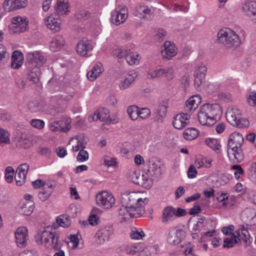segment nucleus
Listing matches in <instances>:
<instances>
[{
	"label": "nucleus",
	"instance_id": "obj_24",
	"mask_svg": "<svg viewBox=\"0 0 256 256\" xmlns=\"http://www.w3.org/2000/svg\"><path fill=\"white\" fill-rule=\"evenodd\" d=\"M201 102V97L199 95L192 96L186 102L184 111L188 114H191L198 108Z\"/></svg>",
	"mask_w": 256,
	"mask_h": 256
},
{
	"label": "nucleus",
	"instance_id": "obj_43",
	"mask_svg": "<svg viewBox=\"0 0 256 256\" xmlns=\"http://www.w3.org/2000/svg\"><path fill=\"white\" fill-rule=\"evenodd\" d=\"M60 127V132H66L71 128V120L70 118H62L58 120Z\"/></svg>",
	"mask_w": 256,
	"mask_h": 256
},
{
	"label": "nucleus",
	"instance_id": "obj_23",
	"mask_svg": "<svg viewBox=\"0 0 256 256\" xmlns=\"http://www.w3.org/2000/svg\"><path fill=\"white\" fill-rule=\"evenodd\" d=\"M16 242L19 247L26 246L28 240V229L26 227L22 226L18 228L16 232Z\"/></svg>",
	"mask_w": 256,
	"mask_h": 256
},
{
	"label": "nucleus",
	"instance_id": "obj_54",
	"mask_svg": "<svg viewBox=\"0 0 256 256\" xmlns=\"http://www.w3.org/2000/svg\"><path fill=\"white\" fill-rule=\"evenodd\" d=\"M104 164L108 166H114L116 164V159L114 158L106 156L103 158Z\"/></svg>",
	"mask_w": 256,
	"mask_h": 256
},
{
	"label": "nucleus",
	"instance_id": "obj_33",
	"mask_svg": "<svg viewBox=\"0 0 256 256\" xmlns=\"http://www.w3.org/2000/svg\"><path fill=\"white\" fill-rule=\"evenodd\" d=\"M144 248V244L143 243L136 244L134 245L127 246L125 248L126 254L134 255L137 252L140 254Z\"/></svg>",
	"mask_w": 256,
	"mask_h": 256
},
{
	"label": "nucleus",
	"instance_id": "obj_6",
	"mask_svg": "<svg viewBox=\"0 0 256 256\" xmlns=\"http://www.w3.org/2000/svg\"><path fill=\"white\" fill-rule=\"evenodd\" d=\"M128 178L134 184L146 188H150L152 184V179L146 174L141 173L140 171H130L128 174Z\"/></svg>",
	"mask_w": 256,
	"mask_h": 256
},
{
	"label": "nucleus",
	"instance_id": "obj_21",
	"mask_svg": "<svg viewBox=\"0 0 256 256\" xmlns=\"http://www.w3.org/2000/svg\"><path fill=\"white\" fill-rule=\"evenodd\" d=\"M128 17L127 9L124 8L120 10H115L112 12L111 16L112 22L116 26L123 23Z\"/></svg>",
	"mask_w": 256,
	"mask_h": 256
},
{
	"label": "nucleus",
	"instance_id": "obj_40",
	"mask_svg": "<svg viewBox=\"0 0 256 256\" xmlns=\"http://www.w3.org/2000/svg\"><path fill=\"white\" fill-rule=\"evenodd\" d=\"M40 72L38 68H35L28 74V78L34 83L36 84L39 82Z\"/></svg>",
	"mask_w": 256,
	"mask_h": 256
},
{
	"label": "nucleus",
	"instance_id": "obj_38",
	"mask_svg": "<svg viewBox=\"0 0 256 256\" xmlns=\"http://www.w3.org/2000/svg\"><path fill=\"white\" fill-rule=\"evenodd\" d=\"M199 131L194 128H189L184 130L183 136L184 139L191 140L195 139L198 136Z\"/></svg>",
	"mask_w": 256,
	"mask_h": 256
},
{
	"label": "nucleus",
	"instance_id": "obj_10",
	"mask_svg": "<svg viewBox=\"0 0 256 256\" xmlns=\"http://www.w3.org/2000/svg\"><path fill=\"white\" fill-rule=\"evenodd\" d=\"M186 236V232L180 227L171 228L167 236V242L172 245L177 244L182 241Z\"/></svg>",
	"mask_w": 256,
	"mask_h": 256
},
{
	"label": "nucleus",
	"instance_id": "obj_14",
	"mask_svg": "<svg viewBox=\"0 0 256 256\" xmlns=\"http://www.w3.org/2000/svg\"><path fill=\"white\" fill-rule=\"evenodd\" d=\"M113 232L114 229L111 226H107L100 228L95 235L97 243L102 244L108 241Z\"/></svg>",
	"mask_w": 256,
	"mask_h": 256
},
{
	"label": "nucleus",
	"instance_id": "obj_47",
	"mask_svg": "<svg viewBox=\"0 0 256 256\" xmlns=\"http://www.w3.org/2000/svg\"><path fill=\"white\" fill-rule=\"evenodd\" d=\"M232 237L230 238H226L224 240V248H231L233 246L234 244H236L240 241L239 238H236L234 233H233Z\"/></svg>",
	"mask_w": 256,
	"mask_h": 256
},
{
	"label": "nucleus",
	"instance_id": "obj_60",
	"mask_svg": "<svg viewBox=\"0 0 256 256\" xmlns=\"http://www.w3.org/2000/svg\"><path fill=\"white\" fill-rule=\"evenodd\" d=\"M198 174V171L196 168V167L191 164L188 170V176L189 178H195Z\"/></svg>",
	"mask_w": 256,
	"mask_h": 256
},
{
	"label": "nucleus",
	"instance_id": "obj_64",
	"mask_svg": "<svg viewBox=\"0 0 256 256\" xmlns=\"http://www.w3.org/2000/svg\"><path fill=\"white\" fill-rule=\"evenodd\" d=\"M20 254V256H38L36 252L34 250H26Z\"/></svg>",
	"mask_w": 256,
	"mask_h": 256
},
{
	"label": "nucleus",
	"instance_id": "obj_1",
	"mask_svg": "<svg viewBox=\"0 0 256 256\" xmlns=\"http://www.w3.org/2000/svg\"><path fill=\"white\" fill-rule=\"evenodd\" d=\"M222 115V108L218 104H206L200 108L198 118L202 125L211 126L220 119Z\"/></svg>",
	"mask_w": 256,
	"mask_h": 256
},
{
	"label": "nucleus",
	"instance_id": "obj_8",
	"mask_svg": "<svg viewBox=\"0 0 256 256\" xmlns=\"http://www.w3.org/2000/svg\"><path fill=\"white\" fill-rule=\"evenodd\" d=\"M226 117L228 122L232 125L242 128L249 126V121L242 118L238 110H231L226 112Z\"/></svg>",
	"mask_w": 256,
	"mask_h": 256
},
{
	"label": "nucleus",
	"instance_id": "obj_62",
	"mask_svg": "<svg viewBox=\"0 0 256 256\" xmlns=\"http://www.w3.org/2000/svg\"><path fill=\"white\" fill-rule=\"evenodd\" d=\"M190 78V74H186L182 78L181 82L184 88H186L188 86Z\"/></svg>",
	"mask_w": 256,
	"mask_h": 256
},
{
	"label": "nucleus",
	"instance_id": "obj_48",
	"mask_svg": "<svg viewBox=\"0 0 256 256\" xmlns=\"http://www.w3.org/2000/svg\"><path fill=\"white\" fill-rule=\"evenodd\" d=\"M164 68H157L149 72L148 73L147 77L148 78H160L164 75Z\"/></svg>",
	"mask_w": 256,
	"mask_h": 256
},
{
	"label": "nucleus",
	"instance_id": "obj_41",
	"mask_svg": "<svg viewBox=\"0 0 256 256\" xmlns=\"http://www.w3.org/2000/svg\"><path fill=\"white\" fill-rule=\"evenodd\" d=\"M148 172L151 175L158 177L161 174V168L158 164L153 162H150Z\"/></svg>",
	"mask_w": 256,
	"mask_h": 256
},
{
	"label": "nucleus",
	"instance_id": "obj_26",
	"mask_svg": "<svg viewBox=\"0 0 256 256\" xmlns=\"http://www.w3.org/2000/svg\"><path fill=\"white\" fill-rule=\"evenodd\" d=\"M84 138V136H78L70 140L68 144L72 146V152H76L84 150L86 144Z\"/></svg>",
	"mask_w": 256,
	"mask_h": 256
},
{
	"label": "nucleus",
	"instance_id": "obj_39",
	"mask_svg": "<svg viewBox=\"0 0 256 256\" xmlns=\"http://www.w3.org/2000/svg\"><path fill=\"white\" fill-rule=\"evenodd\" d=\"M10 142V134L8 130L0 128V146H4Z\"/></svg>",
	"mask_w": 256,
	"mask_h": 256
},
{
	"label": "nucleus",
	"instance_id": "obj_30",
	"mask_svg": "<svg viewBox=\"0 0 256 256\" xmlns=\"http://www.w3.org/2000/svg\"><path fill=\"white\" fill-rule=\"evenodd\" d=\"M23 62V55L22 53L18 50L13 52L12 56V67L18 69L22 66Z\"/></svg>",
	"mask_w": 256,
	"mask_h": 256
},
{
	"label": "nucleus",
	"instance_id": "obj_4",
	"mask_svg": "<svg viewBox=\"0 0 256 256\" xmlns=\"http://www.w3.org/2000/svg\"><path fill=\"white\" fill-rule=\"evenodd\" d=\"M59 234L56 231L44 230L40 234H38L35 238L38 244H44L46 247L55 250L60 248L62 243L59 240Z\"/></svg>",
	"mask_w": 256,
	"mask_h": 256
},
{
	"label": "nucleus",
	"instance_id": "obj_28",
	"mask_svg": "<svg viewBox=\"0 0 256 256\" xmlns=\"http://www.w3.org/2000/svg\"><path fill=\"white\" fill-rule=\"evenodd\" d=\"M104 72L102 64L100 62L96 64L91 70L87 74V78L90 81H94Z\"/></svg>",
	"mask_w": 256,
	"mask_h": 256
},
{
	"label": "nucleus",
	"instance_id": "obj_16",
	"mask_svg": "<svg viewBox=\"0 0 256 256\" xmlns=\"http://www.w3.org/2000/svg\"><path fill=\"white\" fill-rule=\"evenodd\" d=\"M27 0H5L3 8L6 12H10L25 8Z\"/></svg>",
	"mask_w": 256,
	"mask_h": 256
},
{
	"label": "nucleus",
	"instance_id": "obj_17",
	"mask_svg": "<svg viewBox=\"0 0 256 256\" xmlns=\"http://www.w3.org/2000/svg\"><path fill=\"white\" fill-rule=\"evenodd\" d=\"M44 23L47 28L54 32L60 31L61 29L62 20L56 14H51L44 20Z\"/></svg>",
	"mask_w": 256,
	"mask_h": 256
},
{
	"label": "nucleus",
	"instance_id": "obj_2",
	"mask_svg": "<svg viewBox=\"0 0 256 256\" xmlns=\"http://www.w3.org/2000/svg\"><path fill=\"white\" fill-rule=\"evenodd\" d=\"M244 142V136L238 132H234L229 136L227 152L229 159L234 164L240 162L244 158L242 150Z\"/></svg>",
	"mask_w": 256,
	"mask_h": 256
},
{
	"label": "nucleus",
	"instance_id": "obj_37",
	"mask_svg": "<svg viewBox=\"0 0 256 256\" xmlns=\"http://www.w3.org/2000/svg\"><path fill=\"white\" fill-rule=\"evenodd\" d=\"M56 224H54L52 226L56 228L58 226L63 228H67L70 225L71 222L70 218L66 215H60L58 217L56 220Z\"/></svg>",
	"mask_w": 256,
	"mask_h": 256
},
{
	"label": "nucleus",
	"instance_id": "obj_58",
	"mask_svg": "<svg viewBox=\"0 0 256 256\" xmlns=\"http://www.w3.org/2000/svg\"><path fill=\"white\" fill-rule=\"evenodd\" d=\"M164 75L168 80H172L174 78V70L172 67H168L164 68Z\"/></svg>",
	"mask_w": 256,
	"mask_h": 256
},
{
	"label": "nucleus",
	"instance_id": "obj_56",
	"mask_svg": "<svg viewBox=\"0 0 256 256\" xmlns=\"http://www.w3.org/2000/svg\"><path fill=\"white\" fill-rule=\"evenodd\" d=\"M150 115V110L148 108H142L139 110V118L142 119H146Z\"/></svg>",
	"mask_w": 256,
	"mask_h": 256
},
{
	"label": "nucleus",
	"instance_id": "obj_59",
	"mask_svg": "<svg viewBox=\"0 0 256 256\" xmlns=\"http://www.w3.org/2000/svg\"><path fill=\"white\" fill-rule=\"evenodd\" d=\"M30 124L34 128L41 129L44 126V122L40 120H32L30 121Z\"/></svg>",
	"mask_w": 256,
	"mask_h": 256
},
{
	"label": "nucleus",
	"instance_id": "obj_35",
	"mask_svg": "<svg viewBox=\"0 0 256 256\" xmlns=\"http://www.w3.org/2000/svg\"><path fill=\"white\" fill-rule=\"evenodd\" d=\"M54 187V186L52 184H47L46 186L44 187L42 190L38 192V198L43 202L48 200L52 192V188Z\"/></svg>",
	"mask_w": 256,
	"mask_h": 256
},
{
	"label": "nucleus",
	"instance_id": "obj_3",
	"mask_svg": "<svg viewBox=\"0 0 256 256\" xmlns=\"http://www.w3.org/2000/svg\"><path fill=\"white\" fill-rule=\"evenodd\" d=\"M216 42L226 48H236L241 44V40L236 32L229 28L220 29L216 35Z\"/></svg>",
	"mask_w": 256,
	"mask_h": 256
},
{
	"label": "nucleus",
	"instance_id": "obj_52",
	"mask_svg": "<svg viewBox=\"0 0 256 256\" xmlns=\"http://www.w3.org/2000/svg\"><path fill=\"white\" fill-rule=\"evenodd\" d=\"M28 108L31 112H35L40 110L42 106L37 102H30L28 104Z\"/></svg>",
	"mask_w": 256,
	"mask_h": 256
},
{
	"label": "nucleus",
	"instance_id": "obj_12",
	"mask_svg": "<svg viewBox=\"0 0 256 256\" xmlns=\"http://www.w3.org/2000/svg\"><path fill=\"white\" fill-rule=\"evenodd\" d=\"M144 212V210H142L140 208H130L128 206H124L122 204L118 210L119 215L125 220H128L131 218L138 217L143 214Z\"/></svg>",
	"mask_w": 256,
	"mask_h": 256
},
{
	"label": "nucleus",
	"instance_id": "obj_22",
	"mask_svg": "<svg viewBox=\"0 0 256 256\" xmlns=\"http://www.w3.org/2000/svg\"><path fill=\"white\" fill-rule=\"evenodd\" d=\"M242 12L248 16L254 22L256 23V2L248 1L242 6Z\"/></svg>",
	"mask_w": 256,
	"mask_h": 256
},
{
	"label": "nucleus",
	"instance_id": "obj_55",
	"mask_svg": "<svg viewBox=\"0 0 256 256\" xmlns=\"http://www.w3.org/2000/svg\"><path fill=\"white\" fill-rule=\"evenodd\" d=\"M247 100L250 106H256V92H250L247 96Z\"/></svg>",
	"mask_w": 256,
	"mask_h": 256
},
{
	"label": "nucleus",
	"instance_id": "obj_18",
	"mask_svg": "<svg viewBox=\"0 0 256 256\" xmlns=\"http://www.w3.org/2000/svg\"><path fill=\"white\" fill-rule=\"evenodd\" d=\"M26 59L29 64L38 68L42 66L46 62V58L38 52L28 54Z\"/></svg>",
	"mask_w": 256,
	"mask_h": 256
},
{
	"label": "nucleus",
	"instance_id": "obj_11",
	"mask_svg": "<svg viewBox=\"0 0 256 256\" xmlns=\"http://www.w3.org/2000/svg\"><path fill=\"white\" fill-rule=\"evenodd\" d=\"M207 69L206 66L204 65H200L196 68L194 73V85L196 88L200 90L202 86L205 83Z\"/></svg>",
	"mask_w": 256,
	"mask_h": 256
},
{
	"label": "nucleus",
	"instance_id": "obj_19",
	"mask_svg": "<svg viewBox=\"0 0 256 256\" xmlns=\"http://www.w3.org/2000/svg\"><path fill=\"white\" fill-rule=\"evenodd\" d=\"M98 120L104 122L106 124L110 123L112 120L110 118L109 110L104 108H100L98 110L95 112L92 116L88 118V121L90 122Z\"/></svg>",
	"mask_w": 256,
	"mask_h": 256
},
{
	"label": "nucleus",
	"instance_id": "obj_57",
	"mask_svg": "<svg viewBox=\"0 0 256 256\" xmlns=\"http://www.w3.org/2000/svg\"><path fill=\"white\" fill-rule=\"evenodd\" d=\"M232 169L234 170V175L236 178H238L240 175L244 173V170L240 165H234L232 167Z\"/></svg>",
	"mask_w": 256,
	"mask_h": 256
},
{
	"label": "nucleus",
	"instance_id": "obj_32",
	"mask_svg": "<svg viewBox=\"0 0 256 256\" xmlns=\"http://www.w3.org/2000/svg\"><path fill=\"white\" fill-rule=\"evenodd\" d=\"M65 44V40L60 35L56 36L50 42V48L53 51H57L62 48Z\"/></svg>",
	"mask_w": 256,
	"mask_h": 256
},
{
	"label": "nucleus",
	"instance_id": "obj_49",
	"mask_svg": "<svg viewBox=\"0 0 256 256\" xmlns=\"http://www.w3.org/2000/svg\"><path fill=\"white\" fill-rule=\"evenodd\" d=\"M205 142L207 146L214 150H218L220 145L218 140L214 138H206Z\"/></svg>",
	"mask_w": 256,
	"mask_h": 256
},
{
	"label": "nucleus",
	"instance_id": "obj_36",
	"mask_svg": "<svg viewBox=\"0 0 256 256\" xmlns=\"http://www.w3.org/2000/svg\"><path fill=\"white\" fill-rule=\"evenodd\" d=\"M151 13V10L148 6L140 4L136 8L135 15L140 18H145L146 15Z\"/></svg>",
	"mask_w": 256,
	"mask_h": 256
},
{
	"label": "nucleus",
	"instance_id": "obj_45",
	"mask_svg": "<svg viewBox=\"0 0 256 256\" xmlns=\"http://www.w3.org/2000/svg\"><path fill=\"white\" fill-rule=\"evenodd\" d=\"M18 144L20 146L27 148H30L32 144V140L30 138L25 134H22L19 138Z\"/></svg>",
	"mask_w": 256,
	"mask_h": 256
},
{
	"label": "nucleus",
	"instance_id": "obj_27",
	"mask_svg": "<svg viewBox=\"0 0 256 256\" xmlns=\"http://www.w3.org/2000/svg\"><path fill=\"white\" fill-rule=\"evenodd\" d=\"M136 78V75L134 74H129L122 78L119 81L118 87L120 90H125L131 86L132 83L134 82Z\"/></svg>",
	"mask_w": 256,
	"mask_h": 256
},
{
	"label": "nucleus",
	"instance_id": "obj_13",
	"mask_svg": "<svg viewBox=\"0 0 256 256\" xmlns=\"http://www.w3.org/2000/svg\"><path fill=\"white\" fill-rule=\"evenodd\" d=\"M160 52L164 58L170 60L176 56L178 49L173 42L166 41L161 46Z\"/></svg>",
	"mask_w": 256,
	"mask_h": 256
},
{
	"label": "nucleus",
	"instance_id": "obj_9",
	"mask_svg": "<svg viewBox=\"0 0 256 256\" xmlns=\"http://www.w3.org/2000/svg\"><path fill=\"white\" fill-rule=\"evenodd\" d=\"M98 204L104 208H112L115 204V198L112 193L102 191L96 196Z\"/></svg>",
	"mask_w": 256,
	"mask_h": 256
},
{
	"label": "nucleus",
	"instance_id": "obj_25",
	"mask_svg": "<svg viewBox=\"0 0 256 256\" xmlns=\"http://www.w3.org/2000/svg\"><path fill=\"white\" fill-rule=\"evenodd\" d=\"M92 46L90 40H82L76 46L77 53L82 56H88L92 50Z\"/></svg>",
	"mask_w": 256,
	"mask_h": 256
},
{
	"label": "nucleus",
	"instance_id": "obj_29",
	"mask_svg": "<svg viewBox=\"0 0 256 256\" xmlns=\"http://www.w3.org/2000/svg\"><path fill=\"white\" fill-rule=\"evenodd\" d=\"M250 227V226L248 224H246V226H242L241 228L236 232L235 234L236 236V238H239L240 240H242L244 242H248L250 238L248 231Z\"/></svg>",
	"mask_w": 256,
	"mask_h": 256
},
{
	"label": "nucleus",
	"instance_id": "obj_46",
	"mask_svg": "<svg viewBox=\"0 0 256 256\" xmlns=\"http://www.w3.org/2000/svg\"><path fill=\"white\" fill-rule=\"evenodd\" d=\"M34 210L32 202H26L21 207V212L25 216L30 215Z\"/></svg>",
	"mask_w": 256,
	"mask_h": 256
},
{
	"label": "nucleus",
	"instance_id": "obj_5",
	"mask_svg": "<svg viewBox=\"0 0 256 256\" xmlns=\"http://www.w3.org/2000/svg\"><path fill=\"white\" fill-rule=\"evenodd\" d=\"M148 198L140 197L139 192H132L128 194H124L122 196V204L128 206L130 208H139L144 210V206L148 204Z\"/></svg>",
	"mask_w": 256,
	"mask_h": 256
},
{
	"label": "nucleus",
	"instance_id": "obj_53",
	"mask_svg": "<svg viewBox=\"0 0 256 256\" xmlns=\"http://www.w3.org/2000/svg\"><path fill=\"white\" fill-rule=\"evenodd\" d=\"M89 154L87 151L84 150H81L78 154L76 157L78 161L80 162H83L87 160L88 159Z\"/></svg>",
	"mask_w": 256,
	"mask_h": 256
},
{
	"label": "nucleus",
	"instance_id": "obj_44",
	"mask_svg": "<svg viewBox=\"0 0 256 256\" xmlns=\"http://www.w3.org/2000/svg\"><path fill=\"white\" fill-rule=\"evenodd\" d=\"M127 112L132 120H134L139 118V110L136 106H131L128 107Z\"/></svg>",
	"mask_w": 256,
	"mask_h": 256
},
{
	"label": "nucleus",
	"instance_id": "obj_31",
	"mask_svg": "<svg viewBox=\"0 0 256 256\" xmlns=\"http://www.w3.org/2000/svg\"><path fill=\"white\" fill-rule=\"evenodd\" d=\"M175 208L172 206L166 207L162 212V220L164 223H167L175 217Z\"/></svg>",
	"mask_w": 256,
	"mask_h": 256
},
{
	"label": "nucleus",
	"instance_id": "obj_42",
	"mask_svg": "<svg viewBox=\"0 0 256 256\" xmlns=\"http://www.w3.org/2000/svg\"><path fill=\"white\" fill-rule=\"evenodd\" d=\"M167 36L166 32L161 28H158L156 30L155 34L154 36V40L158 43H160L163 42Z\"/></svg>",
	"mask_w": 256,
	"mask_h": 256
},
{
	"label": "nucleus",
	"instance_id": "obj_61",
	"mask_svg": "<svg viewBox=\"0 0 256 256\" xmlns=\"http://www.w3.org/2000/svg\"><path fill=\"white\" fill-rule=\"evenodd\" d=\"M90 15V13L85 10L78 12L76 14V17L78 19H86Z\"/></svg>",
	"mask_w": 256,
	"mask_h": 256
},
{
	"label": "nucleus",
	"instance_id": "obj_50",
	"mask_svg": "<svg viewBox=\"0 0 256 256\" xmlns=\"http://www.w3.org/2000/svg\"><path fill=\"white\" fill-rule=\"evenodd\" d=\"M138 55L134 52H128L126 55V60L130 65H133L138 62Z\"/></svg>",
	"mask_w": 256,
	"mask_h": 256
},
{
	"label": "nucleus",
	"instance_id": "obj_20",
	"mask_svg": "<svg viewBox=\"0 0 256 256\" xmlns=\"http://www.w3.org/2000/svg\"><path fill=\"white\" fill-rule=\"evenodd\" d=\"M190 115L188 113H181L178 114L174 118L172 124L177 129H182L189 124Z\"/></svg>",
	"mask_w": 256,
	"mask_h": 256
},
{
	"label": "nucleus",
	"instance_id": "obj_34",
	"mask_svg": "<svg viewBox=\"0 0 256 256\" xmlns=\"http://www.w3.org/2000/svg\"><path fill=\"white\" fill-rule=\"evenodd\" d=\"M68 3L64 2L58 1L55 6V14L58 16L67 15L69 12L68 10Z\"/></svg>",
	"mask_w": 256,
	"mask_h": 256
},
{
	"label": "nucleus",
	"instance_id": "obj_63",
	"mask_svg": "<svg viewBox=\"0 0 256 256\" xmlns=\"http://www.w3.org/2000/svg\"><path fill=\"white\" fill-rule=\"evenodd\" d=\"M32 185L35 188H42L46 186L42 180H37L32 182Z\"/></svg>",
	"mask_w": 256,
	"mask_h": 256
},
{
	"label": "nucleus",
	"instance_id": "obj_15",
	"mask_svg": "<svg viewBox=\"0 0 256 256\" xmlns=\"http://www.w3.org/2000/svg\"><path fill=\"white\" fill-rule=\"evenodd\" d=\"M29 168V165L25 163L21 164L16 168L14 179L17 186H21L26 182V176Z\"/></svg>",
	"mask_w": 256,
	"mask_h": 256
},
{
	"label": "nucleus",
	"instance_id": "obj_7",
	"mask_svg": "<svg viewBox=\"0 0 256 256\" xmlns=\"http://www.w3.org/2000/svg\"><path fill=\"white\" fill-rule=\"evenodd\" d=\"M28 21L25 17L16 16L12 19V24L9 26L10 32L12 34H20L26 32L28 29Z\"/></svg>",
	"mask_w": 256,
	"mask_h": 256
},
{
	"label": "nucleus",
	"instance_id": "obj_51",
	"mask_svg": "<svg viewBox=\"0 0 256 256\" xmlns=\"http://www.w3.org/2000/svg\"><path fill=\"white\" fill-rule=\"evenodd\" d=\"M144 236V232L141 230H137L134 228L132 230L130 234L132 239L140 240L142 239Z\"/></svg>",
	"mask_w": 256,
	"mask_h": 256
}]
</instances>
